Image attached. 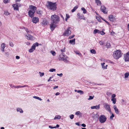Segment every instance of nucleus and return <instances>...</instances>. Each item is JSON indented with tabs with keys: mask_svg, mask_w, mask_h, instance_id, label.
Here are the masks:
<instances>
[{
	"mask_svg": "<svg viewBox=\"0 0 129 129\" xmlns=\"http://www.w3.org/2000/svg\"><path fill=\"white\" fill-rule=\"evenodd\" d=\"M51 18L52 22L50 25V28L53 31L56 26V24L60 21L59 17L58 15L54 14L51 15Z\"/></svg>",
	"mask_w": 129,
	"mask_h": 129,
	"instance_id": "f257e3e1",
	"label": "nucleus"
},
{
	"mask_svg": "<svg viewBox=\"0 0 129 129\" xmlns=\"http://www.w3.org/2000/svg\"><path fill=\"white\" fill-rule=\"evenodd\" d=\"M47 2L46 6L49 9L53 11L56 10L57 9V4L56 3H53L49 1H48Z\"/></svg>",
	"mask_w": 129,
	"mask_h": 129,
	"instance_id": "f03ea898",
	"label": "nucleus"
},
{
	"mask_svg": "<svg viewBox=\"0 0 129 129\" xmlns=\"http://www.w3.org/2000/svg\"><path fill=\"white\" fill-rule=\"evenodd\" d=\"M121 56V51L119 50L114 51L113 54V56L114 58L116 59H118Z\"/></svg>",
	"mask_w": 129,
	"mask_h": 129,
	"instance_id": "7ed1b4c3",
	"label": "nucleus"
},
{
	"mask_svg": "<svg viewBox=\"0 0 129 129\" xmlns=\"http://www.w3.org/2000/svg\"><path fill=\"white\" fill-rule=\"evenodd\" d=\"M59 59L60 60H63L66 63H68L69 62L68 58L63 53L60 55Z\"/></svg>",
	"mask_w": 129,
	"mask_h": 129,
	"instance_id": "20e7f679",
	"label": "nucleus"
},
{
	"mask_svg": "<svg viewBox=\"0 0 129 129\" xmlns=\"http://www.w3.org/2000/svg\"><path fill=\"white\" fill-rule=\"evenodd\" d=\"M100 122L101 123H104L106 120L107 118L105 116L102 115H101L99 118Z\"/></svg>",
	"mask_w": 129,
	"mask_h": 129,
	"instance_id": "39448f33",
	"label": "nucleus"
},
{
	"mask_svg": "<svg viewBox=\"0 0 129 129\" xmlns=\"http://www.w3.org/2000/svg\"><path fill=\"white\" fill-rule=\"evenodd\" d=\"M70 28L71 27H68L64 32L63 35V36H68L70 35L71 34V31L70 30Z\"/></svg>",
	"mask_w": 129,
	"mask_h": 129,
	"instance_id": "423d86ee",
	"label": "nucleus"
},
{
	"mask_svg": "<svg viewBox=\"0 0 129 129\" xmlns=\"http://www.w3.org/2000/svg\"><path fill=\"white\" fill-rule=\"evenodd\" d=\"M104 107L105 109L106 110H107L110 113H112L111 111V109L110 107V105L107 103H104L103 104Z\"/></svg>",
	"mask_w": 129,
	"mask_h": 129,
	"instance_id": "0eeeda50",
	"label": "nucleus"
},
{
	"mask_svg": "<svg viewBox=\"0 0 129 129\" xmlns=\"http://www.w3.org/2000/svg\"><path fill=\"white\" fill-rule=\"evenodd\" d=\"M25 36L26 37V38L28 40H34L35 39V38L33 36L27 33L26 34H25Z\"/></svg>",
	"mask_w": 129,
	"mask_h": 129,
	"instance_id": "6e6552de",
	"label": "nucleus"
},
{
	"mask_svg": "<svg viewBox=\"0 0 129 129\" xmlns=\"http://www.w3.org/2000/svg\"><path fill=\"white\" fill-rule=\"evenodd\" d=\"M101 10L102 12L105 14H107L108 10L104 6H102L101 7Z\"/></svg>",
	"mask_w": 129,
	"mask_h": 129,
	"instance_id": "1a4fd4ad",
	"label": "nucleus"
},
{
	"mask_svg": "<svg viewBox=\"0 0 129 129\" xmlns=\"http://www.w3.org/2000/svg\"><path fill=\"white\" fill-rule=\"evenodd\" d=\"M124 59L125 61H129V52H127L126 54H124Z\"/></svg>",
	"mask_w": 129,
	"mask_h": 129,
	"instance_id": "9d476101",
	"label": "nucleus"
},
{
	"mask_svg": "<svg viewBox=\"0 0 129 129\" xmlns=\"http://www.w3.org/2000/svg\"><path fill=\"white\" fill-rule=\"evenodd\" d=\"M35 13V12L32 11L31 10H29L28 12L29 16L31 18H32L34 16V14Z\"/></svg>",
	"mask_w": 129,
	"mask_h": 129,
	"instance_id": "9b49d317",
	"label": "nucleus"
},
{
	"mask_svg": "<svg viewBox=\"0 0 129 129\" xmlns=\"http://www.w3.org/2000/svg\"><path fill=\"white\" fill-rule=\"evenodd\" d=\"M29 8L30 9L32 10V11L35 12L37 8L35 6L32 5L29 6Z\"/></svg>",
	"mask_w": 129,
	"mask_h": 129,
	"instance_id": "f8f14e48",
	"label": "nucleus"
},
{
	"mask_svg": "<svg viewBox=\"0 0 129 129\" xmlns=\"http://www.w3.org/2000/svg\"><path fill=\"white\" fill-rule=\"evenodd\" d=\"M77 16L78 17V18L80 19H85V18L84 17L83 15L81 14L80 13H78L77 14Z\"/></svg>",
	"mask_w": 129,
	"mask_h": 129,
	"instance_id": "ddd939ff",
	"label": "nucleus"
},
{
	"mask_svg": "<svg viewBox=\"0 0 129 129\" xmlns=\"http://www.w3.org/2000/svg\"><path fill=\"white\" fill-rule=\"evenodd\" d=\"M5 44L4 43H3L1 44V50L2 52H5Z\"/></svg>",
	"mask_w": 129,
	"mask_h": 129,
	"instance_id": "4468645a",
	"label": "nucleus"
},
{
	"mask_svg": "<svg viewBox=\"0 0 129 129\" xmlns=\"http://www.w3.org/2000/svg\"><path fill=\"white\" fill-rule=\"evenodd\" d=\"M32 21L34 23H36L39 21V18L38 17H34L33 18Z\"/></svg>",
	"mask_w": 129,
	"mask_h": 129,
	"instance_id": "2eb2a0df",
	"label": "nucleus"
},
{
	"mask_svg": "<svg viewBox=\"0 0 129 129\" xmlns=\"http://www.w3.org/2000/svg\"><path fill=\"white\" fill-rule=\"evenodd\" d=\"M109 19L111 21L113 22L115 20L114 17L113 15H110L109 16Z\"/></svg>",
	"mask_w": 129,
	"mask_h": 129,
	"instance_id": "dca6fc26",
	"label": "nucleus"
},
{
	"mask_svg": "<svg viewBox=\"0 0 129 129\" xmlns=\"http://www.w3.org/2000/svg\"><path fill=\"white\" fill-rule=\"evenodd\" d=\"M100 104H99L97 106H91V109H95L97 110H98L100 108Z\"/></svg>",
	"mask_w": 129,
	"mask_h": 129,
	"instance_id": "f3484780",
	"label": "nucleus"
},
{
	"mask_svg": "<svg viewBox=\"0 0 129 129\" xmlns=\"http://www.w3.org/2000/svg\"><path fill=\"white\" fill-rule=\"evenodd\" d=\"M13 7L14 8V10H18V5L17 4H14L12 5Z\"/></svg>",
	"mask_w": 129,
	"mask_h": 129,
	"instance_id": "a211bd4d",
	"label": "nucleus"
},
{
	"mask_svg": "<svg viewBox=\"0 0 129 129\" xmlns=\"http://www.w3.org/2000/svg\"><path fill=\"white\" fill-rule=\"evenodd\" d=\"M16 111L17 112H19L20 113H22L23 112V111L22 109L20 108H17L16 109Z\"/></svg>",
	"mask_w": 129,
	"mask_h": 129,
	"instance_id": "6ab92c4d",
	"label": "nucleus"
},
{
	"mask_svg": "<svg viewBox=\"0 0 129 129\" xmlns=\"http://www.w3.org/2000/svg\"><path fill=\"white\" fill-rule=\"evenodd\" d=\"M26 87H29V86L27 85H25L23 86H21V85H18L15 87V88H23Z\"/></svg>",
	"mask_w": 129,
	"mask_h": 129,
	"instance_id": "aec40b11",
	"label": "nucleus"
},
{
	"mask_svg": "<svg viewBox=\"0 0 129 129\" xmlns=\"http://www.w3.org/2000/svg\"><path fill=\"white\" fill-rule=\"evenodd\" d=\"M75 114L77 116H79V117H81L82 115V114L81 113L80 111H77L76 112Z\"/></svg>",
	"mask_w": 129,
	"mask_h": 129,
	"instance_id": "412c9836",
	"label": "nucleus"
},
{
	"mask_svg": "<svg viewBox=\"0 0 129 129\" xmlns=\"http://www.w3.org/2000/svg\"><path fill=\"white\" fill-rule=\"evenodd\" d=\"M61 118V116L59 115H57L55 116L54 119H60Z\"/></svg>",
	"mask_w": 129,
	"mask_h": 129,
	"instance_id": "4be33fe9",
	"label": "nucleus"
},
{
	"mask_svg": "<svg viewBox=\"0 0 129 129\" xmlns=\"http://www.w3.org/2000/svg\"><path fill=\"white\" fill-rule=\"evenodd\" d=\"M75 39H74L73 40H70L69 42L70 43H71L72 44H75Z\"/></svg>",
	"mask_w": 129,
	"mask_h": 129,
	"instance_id": "5701e85b",
	"label": "nucleus"
},
{
	"mask_svg": "<svg viewBox=\"0 0 129 129\" xmlns=\"http://www.w3.org/2000/svg\"><path fill=\"white\" fill-rule=\"evenodd\" d=\"M37 13L38 14H39L40 15H42V12L40 10H38L36 11Z\"/></svg>",
	"mask_w": 129,
	"mask_h": 129,
	"instance_id": "b1692460",
	"label": "nucleus"
},
{
	"mask_svg": "<svg viewBox=\"0 0 129 129\" xmlns=\"http://www.w3.org/2000/svg\"><path fill=\"white\" fill-rule=\"evenodd\" d=\"M100 30L98 29H95L94 30L93 33L94 34H96V33H100Z\"/></svg>",
	"mask_w": 129,
	"mask_h": 129,
	"instance_id": "393cba45",
	"label": "nucleus"
},
{
	"mask_svg": "<svg viewBox=\"0 0 129 129\" xmlns=\"http://www.w3.org/2000/svg\"><path fill=\"white\" fill-rule=\"evenodd\" d=\"M81 10L83 11V13L84 14H85L87 12L86 10L84 7H82L81 9Z\"/></svg>",
	"mask_w": 129,
	"mask_h": 129,
	"instance_id": "a878e982",
	"label": "nucleus"
},
{
	"mask_svg": "<svg viewBox=\"0 0 129 129\" xmlns=\"http://www.w3.org/2000/svg\"><path fill=\"white\" fill-rule=\"evenodd\" d=\"M95 1L98 5H101V4L100 1L99 0H95Z\"/></svg>",
	"mask_w": 129,
	"mask_h": 129,
	"instance_id": "bb28decb",
	"label": "nucleus"
},
{
	"mask_svg": "<svg viewBox=\"0 0 129 129\" xmlns=\"http://www.w3.org/2000/svg\"><path fill=\"white\" fill-rule=\"evenodd\" d=\"M78 8V7L77 6H75L73 8V9L72 10V12H74Z\"/></svg>",
	"mask_w": 129,
	"mask_h": 129,
	"instance_id": "cd10ccee",
	"label": "nucleus"
},
{
	"mask_svg": "<svg viewBox=\"0 0 129 129\" xmlns=\"http://www.w3.org/2000/svg\"><path fill=\"white\" fill-rule=\"evenodd\" d=\"M90 52L92 53L95 54L96 53V51L94 49H91L90 50Z\"/></svg>",
	"mask_w": 129,
	"mask_h": 129,
	"instance_id": "c85d7f7f",
	"label": "nucleus"
},
{
	"mask_svg": "<svg viewBox=\"0 0 129 129\" xmlns=\"http://www.w3.org/2000/svg\"><path fill=\"white\" fill-rule=\"evenodd\" d=\"M111 100L112 101L113 103L114 104H115L116 102V98H112Z\"/></svg>",
	"mask_w": 129,
	"mask_h": 129,
	"instance_id": "c756f323",
	"label": "nucleus"
},
{
	"mask_svg": "<svg viewBox=\"0 0 129 129\" xmlns=\"http://www.w3.org/2000/svg\"><path fill=\"white\" fill-rule=\"evenodd\" d=\"M33 98L35 99L39 100L40 101L42 100V99L40 98L39 97H37V96H34L33 97Z\"/></svg>",
	"mask_w": 129,
	"mask_h": 129,
	"instance_id": "7c9ffc66",
	"label": "nucleus"
},
{
	"mask_svg": "<svg viewBox=\"0 0 129 129\" xmlns=\"http://www.w3.org/2000/svg\"><path fill=\"white\" fill-rule=\"evenodd\" d=\"M106 46L107 48H110L111 47V46L110 44L108 42H107Z\"/></svg>",
	"mask_w": 129,
	"mask_h": 129,
	"instance_id": "2f4dec72",
	"label": "nucleus"
},
{
	"mask_svg": "<svg viewBox=\"0 0 129 129\" xmlns=\"http://www.w3.org/2000/svg\"><path fill=\"white\" fill-rule=\"evenodd\" d=\"M125 78H127L128 77V76H129V73L127 72L126 73H125L124 75Z\"/></svg>",
	"mask_w": 129,
	"mask_h": 129,
	"instance_id": "473e14b6",
	"label": "nucleus"
},
{
	"mask_svg": "<svg viewBox=\"0 0 129 129\" xmlns=\"http://www.w3.org/2000/svg\"><path fill=\"white\" fill-rule=\"evenodd\" d=\"M114 110H115V113L116 114H119V111L118 109L117 108H116L114 109Z\"/></svg>",
	"mask_w": 129,
	"mask_h": 129,
	"instance_id": "72a5a7b5",
	"label": "nucleus"
},
{
	"mask_svg": "<svg viewBox=\"0 0 129 129\" xmlns=\"http://www.w3.org/2000/svg\"><path fill=\"white\" fill-rule=\"evenodd\" d=\"M111 113H112V115L110 116V118L111 120H112L113 119V118L114 117V115L113 113H112V112Z\"/></svg>",
	"mask_w": 129,
	"mask_h": 129,
	"instance_id": "f704fd0d",
	"label": "nucleus"
},
{
	"mask_svg": "<svg viewBox=\"0 0 129 129\" xmlns=\"http://www.w3.org/2000/svg\"><path fill=\"white\" fill-rule=\"evenodd\" d=\"M94 97V96H89V98H88V100H92L93 98Z\"/></svg>",
	"mask_w": 129,
	"mask_h": 129,
	"instance_id": "c9c22d12",
	"label": "nucleus"
},
{
	"mask_svg": "<svg viewBox=\"0 0 129 129\" xmlns=\"http://www.w3.org/2000/svg\"><path fill=\"white\" fill-rule=\"evenodd\" d=\"M78 92V93H79L80 95H82L84 93L83 91L81 90H79Z\"/></svg>",
	"mask_w": 129,
	"mask_h": 129,
	"instance_id": "e433bc0d",
	"label": "nucleus"
},
{
	"mask_svg": "<svg viewBox=\"0 0 129 129\" xmlns=\"http://www.w3.org/2000/svg\"><path fill=\"white\" fill-rule=\"evenodd\" d=\"M50 53L53 56H55L56 54V53L54 51H50Z\"/></svg>",
	"mask_w": 129,
	"mask_h": 129,
	"instance_id": "4c0bfd02",
	"label": "nucleus"
},
{
	"mask_svg": "<svg viewBox=\"0 0 129 129\" xmlns=\"http://www.w3.org/2000/svg\"><path fill=\"white\" fill-rule=\"evenodd\" d=\"M56 71V69H50L49 70V71L50 72H53L54 71L55 72Z\"/></svg>",
	"mask_w": 129,
	"mask_h": 129,
	"instance_id": "58836bf2",
	"label": "nucleus"
},
{
	"mask_svg": "<svg viewBox=\"0 0 129 129\" xmlns=\"http://www.w3.org/2000/svg\"><path fill=\"white\" fill-rule=\"evenodd\" d=\"M39 73L40 74V76L41 77L43 76L44 74V73H42L40 72H39Z\"/></svg>",
	"mask_w": 129,
	"mask_h": 129,
	"instance_id": "ea45409f",
	"label": "nucleus"
},
{
	"mask_svg": "<svg viewBox=\"0 0 129 129\" xmlns=\"http://www.w3.org/2000/svg\"><path fill=\"white\" fill-rule=\"evenodd\" d=\"M34 50L31 48L30 49H29V52L30 53L34 51Z\"/></svg>",
	"mask_w": 129,
	"mask_h": 129,
	"instance_id": "a19ab883",
	"label": "nucleus"
},
{
	"mask_svg": "<svg viewBox=\"0 0 129 129\" xmlns=\"http://www.w3.org/2000/svg\"><path fill=\"white\" fill-rule=\"evenodd\" d=\"M5 52V54L6 55L7 57H8L9 55V53L8 52H7L6 51L4 52Z\"/></svg>",
	"mask_w": 129,
	"mask_h": 129,
	"instance_id": "79ce46f5",
	"label": "nucleus"
},
{
	"mask_svg": "<svg viewBox=\"0 0 129 129\" xmlns=\"http://www.w3.org/2000/svg\"><path fill=\"white\" fill-rule=\"evenodd\" d=\"M42 23L44 25H46L47 24V23L45 21H43L42 22Z\"/></svg>",
	"mask_w": 129,
	"mask_h": 129,
	"instance_id": "37998d69",
	"label": "nucleus"
},
{
	"mask_svg": "<svg viewBox=\"0 0 129 129\" xmlns=\"http://www.w3.org/2000/svg\"><path fill=\"white\" fill-rule=\"evenodd\" d=\"M105 64V63H101V65L102 66V68L104 69V67H105V66H104V64Z\"/></svg>",
	"mask_w": 129,
	"mask_h": 129,
	"instance_id": "c03bdc74",
	"label": "nucleus"
},
{
	"mask_svg": "<svg viewBox=\"0 0 129 129\" xmlns=\"http://www.w3.org/2000/svg\"><path fill=\"white\" fill-rule=\"evenodd\" d=\"M99 34H100L101 35H103L105 34V33L103 31H100Z\"/></svg>",
	"mask_w": 129,
	"mask_h": 129,
	"instance_id": "a18cd8bd",
	"label": "nucleus"
},
{
	"mask_svg": "<svg viewBox=\"0 0 129 129\" xmlns=\"http://www.w3.org/2000/svg\"><path fill=\"white\" fill-rule=\"evenodd\" d=\"M99 43L101 45H103L104 44L103 41H100L99 42Z\"/></svg>",
	"mask_w": 129,
	"mask_h": 129,
	"instance_id": "49530a36",
	"label": "nucleus"
},
{
	"mask_svg": "<svg viewBox=\"0 0 129 129\" xmlns=\"http://www.w3.org/2000/svg\"><path fill=\"white\" fill-rule=\"evenodd\" d=\"M74 115L73 114L71 115L70 117V118L71 119H73L74 117Z\"/></svg>",
	"mask_w": 129,
	"mask_h": 129,
	"instance_id": "de8ad7c7",
	"label": "nucleus"
},
{
	"mask_svg": "<svg viewBox=\"0 0 129 129\" xmlns=\"http://www.w3.org/2000/svg\"><path fill=\"white\" fill-rule=\"evenodd\" d=\"M9 44L10 46L12 47H13L14 45L12 42H9Z\"/></svg>",
	"mask_w": 129,
	"mask_h": 129,
	"instance_id": "09e8293b",
	"label": "nucleus"
},
{
	"mask_svg": "<svg viewBox=\"0 0 129 129\" xmlns=\"http://www.w3.org/2000/svg\"><path fill=\"white\" fill-rule=\"evenodd\" d=\"M75 53H76V54H78L79 55V56H80V55H81V54L78 51H75Z\"/></svg>",
	"mask_w": 129,
	"mask_h": 129,
	"instance_id": "8fccbe9b",
	"label": "nucleus"
},
{
	"mask_svg": "<svg viewBox=\"0 0 129 129\" xmlns=\"http://www.w3.org/2000/svg\"><path fill=\"white\" fill-rule=\"evenodd\" d=\"M4 14H5V15H8L10 14V13L6 11L5 12Z\"/></svg>",
	"mask_w": 129,
	"mask_h": 129,
	"instance_id": "3c124183",
	"label": "nucleus"
},
{
	"mask_svg": "<svg viewBox=\"0 0 129 129\" xmlns=\"http://www.w3.org/2000/svg\"><path fill=\"white\" fill-rule=\"evenodd\" d=\"M60 51L62 52H64L65 51V48H64L63 49L60 50Z\"/></svg>",
	"mask_w": 129,
	"mask_h": 129,
	"instance_id": "603ef678",
	"label": "nucleus"
},
{
	"mask_svg": "<svg viewBox=\"0 0 129 129\" xmlns=\"http://www.w3.org/2000/svg\"><path fill=\"white\" fill-rule=\"evenodd\" d=\"M34 44L35 45V47L38 46L39 45V43L37 42H36Z\"/></svg>",
	"mask_w": 129,
	"mask_h": 129,
	"instance_id": "864d4df0",
	"label": "nucleus"
},
{
	"mask_svg": "<svg viewBox=\"0 0 129 129\" xmlns=\"http://www.w3.org/2000/svg\"><path fill=\"white\" fill-rule=\"evenodd\" d=\"M96 19L98 21L100 22H101V20L99 17H97L96 18Z\"/></svg>",
	"mask_w": 129,
	"mask_h": 129,
	"instance_id": "5fc2aeb1",
	"label": "nucleus"
},
{
	"mask_svg": "<svg viewBox=\"0 0 129 129\" xmlns=\"http://www.w3.org/2000/svg\"><path fill=\"white\" fill-rule=\"evenodd\" d=\"M23 28H24L25 30V31L27 33H28V32L29 30L28 28H26L24 27H23Z\"/></svg>",
	"mask_w": 129,
	"mask_h": 129,
	"instance_id": "6e6d98bb",
	"label": "nucleus"
},
{
	"mask_svg": "<svg viewBox=\"0 0 129 129\" xmlns=\"http://www.w3.org/2000/svg\"><path fill=\"white\" fill-rule=\"evenodd\" d=\"M35 48L36 47L35 45L33 44L32 46H31V48L35 50Z\"/></svg>",
	"mask_w": 129,
	"mask_h": 129,
	"instance_id": "4d7b16f0",
	"label": "nucleus"
},
{
	"mask_svg": "<svg viewBox=\"0 0 129 129\" xmlns=\"http://www.w3.org/2000/svg\"><path fill=\"white\" fill-rule=\"evenodd\" d=\"M75 36V35H72V36H70L69 37V38L70 39H71L72 38H73Z\"/></svg>",
	"mask_w": 129,
	"mask_h": 129,
	"instance_id": "13d9d810",
	"label": "nucleus"
},
{
	"mask_svg": "<svg viewBox=\"0 0 129 129\" xmlns=\"http://www.w3.org/2000/svg\"><path fill=\"white\" fill-rule=\"evenodd\" d=\"M57 75L58 76H59L60 77H62V76L63 74L62 73L59 74H57Z\"/></svg>",
	"mask_w": 129,
	"mask_h": 129,
	"instance_id": "bf43d9fd",
	"label": "nucleus"
},
{
	"mask_svg": "<svg viewBox=\"0 0 129 129\" xmlns=\"http://www.w3.org/2000/svg\"><path fill=\"white\" fill-rule=\"evenodd\" d=\"M116 95L115 94H112V98H115L116 97Z\"/></svg>",
	"mask_w": 129,
	"mask_h": 129,
	"instance_id": "052dcab7",
	"label": "nucleus"
},
{
	"mask_svg": "<svg viewBox=\"0 0 129 129\" xmlns=\"http://www.w3.org/2000/svg\"><path fill=\"white\" fill-rule=\"evenodd\" d=\"M25 44L26 45H30V43L28 42H25Z\"/></svg>",
	"mask_w": 129,
	"mask_h": 129,
	"instance_id": "680f3d73",
	"label": "nucleus"
},
{
	"mask_svg": "<svg viewBox=\"0 0 129 129\" xmlns=\"http://www.w3.org/2000/svg\"><path fill=\"white\" fill-rule=\"evenodd\" d=\"M81 125L83 127H86V125L84 123H83V124H81Z\"/></svg>",
	"mask_w": 129,
	"mask_h": 129,
	"instance_id": "e2e57ef3",
	"label": "nucleus"
},
{
	"mask_svg": "<svg viewBox=\"0 0 129 129\" xmlns=\"http://www.w3.org/2000/svg\"><path fill=\"white\" fill-rule=\"evenodd\" d=\"M8 0H4L3 2L5 3H8Z\"/></svg>",
	"mask_w": 129,
	"mask_h": 129,
	"instance_id": "0e129e2a",
	"label": "nucleus"
},
{
	"mask_svg": "<svg viewBox=\"0 0 129 129\" xmlns=\"http://www.w3.org/2000/svg\"><path fill=\"white\" fill-rule=\"evenodd\" d=\"M66 17L67 18H70V16L68 14H66Z\"/></svg>",
	"mask_w": 129,
	"mask_h": 129,
	"instance_id": "69168bd1",
	"label": "nucleus"
},
{
	"mask_svg": "<svg viewBox=\"0 0 129 129\" xmlns=\"http://www.w3.org/2000/svg\"><path fill=\"white\" fill-rule=\"evenodd\" d=\"M49 127L51 128H55V127L54 126H49Z\"/></svg>",
	"mask_w": 129,
	"mask_h": 129,
	"instance_id": "338daca9",
	"label": "nucleus"
},
{
	"mask_svg": "<svg viewBox=\"0 0 129 129\" xmlns=\"http://www.w3.org/2000/svg\"><path fill=\"white\" fill-rule=\"evenodd\" d=\"M60 94V93L58 92H56L55 94V95H59Z\"/></svg>",
	"mask_w": 129,
	"mask_h": 129,
	"instance_id": "774afa93",
	"label": "nucleus"
}]
</instances>
